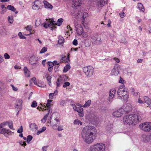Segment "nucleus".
<instances>
[{
	"mask_svg": "<svg viewBox=\"0 0 151 151\" xmlns=\"http://www.w3.org/2000/svg\"><path fill=\"white\" fill-rule=\"evenodd\" d=\"M96 132V129L94 127L87 126L83 128L82 130L81 137L85 142L90 144L93 141V136Z\"/></svg>",
	"mask_w": 151,
	"mask_h": 151,
	"instance_id": "f257e3e1",
	"label": "nucleus"
},
{
	"mask_svg": "<svg viewBox=\"0 0 151 151\" xmlns=\"http://www.w3.org/2000/svg\"><path fill=\"white\" fill-rule=\"evenodd\" d=\"M141 120L140 116L136 114L126 115L124 116L123 119V123L125 125H132Z\"/></svg>",
	"mask_w": 151,
	"mask_h": 151,
	"instance_id": "f03ea898",
	"label": "nucleus"
},
{
	"mask_svg": "<svg viewBox=\"0 0 151 151\" xmlns=\"http://www.w3.org/2000/svg\"><path fill=\"white\" fill-rule=\"evenodd\" d=\"M105 146L102 143H98L91 147V151H105Z\"/></svg>",
	"mask_w": 151,
	"mask_h": 151,
	"instance_id": "7ed1b4c3",
	"label": "nucleus"
},
{
	"mask_svg": "<svg viewBox=\"0 0 151 151\" xmlns=\"http://www.w3.org/2000/svg\"><path fill=\"white\" fill-rule=\"evenodd\" d=\"M127 89L124 88L123 89H118L117 94L119 96V99H123V100H126L128 96L127 94Z\"/></svg>",
	"mask_w": 151,
	"mask_h": 151,
	"instance_id": "20e7f679",
	"label": "nucleus"
},
{
	"mask_svg": "<svg viewBox=\"0 0 151 151\" xmlns=\"http://www.w3.org/2000/svg\"><path fill=\"white\" fill-rule=\"evenodd\" d=\"M83 71L88 77H91L93 75L94 68L91 66L85 67L83 68Z\"/></svg>",
	"mask_w": 151,
	"mask_h": 151,
	"instance_id": "39448f33",
	"label": "nucleus"
},
{
	"mask_svg": "<svg viewBox=\"0 0 151 151\" xmlns=\"http://www.w3.org/2000/svg\"><path fill=\"white\" fill-rule=\"evenodd\" d=\"M139 127L140 129L146 132L150 131V123L146 122L140 124Z\"/></svg>",
	"mask_w": 151,
	"mask_h": 151,
	"instance_id": "423d86ee",
	"label": "nucleus"
},
{
	"mask_svg": "<svg viewBox=\"0 0 151 151\" xmlns=\"http://www.w3.org/2000/svg\"><path fill=\"white\" fill-rule=\"evenodd\" d=\"M34 5H32V8L35 10H37L41 9L43 6L42 3L39 0H36L33 2Z\"/></svg>",
	"mask_w": 151,
	"mask_h": 151,
	"instance_id": "0eeeda50",
	"label": "nucleus"
},
{
	"mask_svg": "<svg viewBox=\"0 0 151 151\" xmlns=\"http://www.w3.org/2000/svg\"><path fill=\"white\" fill-rule=\"evenodd\" d=\"M0 133L3 134L5 137H8L9 135L11 134L12 132L7 129L1 128L0 129Z\"/></svg>",
	"mask_w": 151,
	"mask_h": 151,
	"instance_id": "6e6552de",
	"label": "nucleus"
},
{
	"mask_svg": "<svg viewBox=\"0 0 151 151\" xmlns=\"http://www.w3.org/2000/svg\"><path fill=\"white\" fill-rule=\"evenodd\" d=\"M124 112V110L123 108H120L117 111L113 113V116L116 117H119L121 116Z\"/></svg>",
	"mask_w": 151,
	"mask_h": 151,
	"instance_id": "1a4fd4ad",
	"label": "nucleus"
},
{
	"mask_svg": "<svg viewBox=\"0 0 151 151\" xmlns=\"http://www.w3.org/2000/svg\"><path fill=\"white\" fill-rule=\"evenodd\" d=\"M77 33L79 35H81L83 32V29L81 25L80 24H78L75 26Z\"/></svg>",
	"mask_w": 151,
	"mask_h": 151,
	"instance_id": "9d476101",
	"label": "nucleus"
},
{
	"mask_svg": "<svg viewBox=\"0 0 151 151\" xmlns=\"http://www.w3.org/2000/svg\"><path fill=\"white\" fill-rule=\"evenodd\" d=\"M120 67L117 65H116L112 70L111 74L112 75L117 76L119 73Z\"/></svg>",
	"mask_w": 151,
	"mask_h": 151,
	"instance_id": "9b49d317",
	"label": "nucleus"
},
{
	"mask_svg": "<svg viewBox=\"0 0 151 151\" xmlns=\"http://www.w3.org/2000/svg\"><path fill=\"white\" fill-rule=\"evenodd\" d=\"M151 134H143L141 137L142 140L145 142L147 143L151 139Z\"/></svg>",
	"mask_w": 151,
	"mask_h": 151,
	"instance_id": "f8f14e48",
	"label": "nucleus"
},
{
	"mask_svg": "<svg viewBox=\"0 0 151 151\" xmlns=\"http://www.w3.org/2000/svg\"><path fill=\"white\" fill-rule=\"evenodd\" d=\"M22 103V101L21 99H18L16 101V104L15 107L18 111L21 109Z\"/></svg>",
	"mask_w": 151,
	"mask_h": 151,
	"instance_id": "ddd939ff",
	"label": "nucleus"
},
{
	"mask_svg": "<svg viewBox=\"0 0 151 151\" xmlns=\"http://www.w3.org/2000/svg\"><path fill=\"white\" fill-rule=\"evenodd\" d=\"M52 101L51 100H47V104H44L43 105V108H42V109L43 108V110H45L47 109L49 111V110H52L51 109H50V104L51 103Z\"/></svg>",
	"mask_w": 151,
	"mask_h": 151,
	"instance_id": "4468645a",
	"label": "nucleus"
},
{
	"mask_svg": "<svg viewBox=\"0 0 151 151\" xmlns=\"http://www.w3.org/2000/svg\"><path fill=\"white\" fill-rule=\"evenodd\" d=\"M116 92V90L115 89H112L110 90L109 93V97L108 100L109 101L111 102V99H112L114 97V94Z\"/></svg>",
	"mask_w": 151,
	"mask_h": 151,
	"instance_id": "2eb2a0df",
	"label": "nucleus"
},
{
	"mask_svg": "<svg viewBox=\"0 0 151 151\" xmlns=\"http://www.w3.org/2000/svg\"><path fill=\"white\" fill-rule=\"evenodd\" d=\"M42 3L44 4L45 7L47 9L52 10L53 8V6L46 1H43Z\"/></svg>",
	"mask_w": 151,
	"mask_h": 151,
	"instance_id": "dca6fc26",
	"label": "nucleus"
},
{
	"mask_svg": "<svg viewBox=\"0 0 151 151\" xmlns=\"http://www.w3.org/2000/svg\"><path fill=\"white\" fill-rule=\"evenodd\" d=\"M37 59L35 56L31 57L30 58L29 63L31 65H35L37 64Z\"/></svg>",
	"mask_w": 151,
	"mask_h": 151,
	"instance_id": "f3484780",
	"label": "nucleus"
},
{
	"mask_svg": "<svg viewBox=\"0 0 151 151\" xmlns=\"http://www.w3.org/2000/svg\"><path fill=\"white\" fill-rule=\"evenodd\" d=\"M78 0H73L72 1V7L74 8V7H77L80 6L81 2Z\"/></svg>",
	"mask_w": 151,
	"mask_h": 151,
	"instance_id": "a211bd4d",
	"label": "nucleus"
},
{
	"mask_svg": "<svg viewBox=\"0 0 151 151\" xmlns=\"http://www.w3.org/2000/svg\"><path fill=\"white\" fill-rule=\"evenodd\" d=\"M63 82L64 81L63 80V79L62 77H60V78L58 79L57 81L56 82L57 87H58L60 86L61 85L63 84Z\"/></svg>",
	"mask_w": 151,
	"mask_h": 151,
	"instance_id": "6ab92c4d",
	"label": "nucleus"
},
{
	"mask_svg": "<svg viewBox=\"0 0 151 151\" xmlns=\"http://www.w3.org/2000/svg\"><path fill=\"white\" fill-rule=\"evenodd\" d=\"M107 1L108 0H100V1L98 2V4L99 6L102 7L107 3Z\"/></svg>",
	"mask_w": 151,
	"mask_h": 151,
	"instance_id": "aec40b11",
	"label": "nucleus"
},
{
	"mask_svg": "<svg viewBox=\"0 0 151 151\" xmlns=\"http://www.w3.org/2000/svg\"><path fill=\"white\" fill-rule=\"evenodd\" d=\"M91 102V100H89L87 101L86 102L85 104L83 105L82 106V105L80 104L79 106L83 107H87L90 106Z\"/></svg>",
	"mask_w": 151,
	"mask_h": 151,
	"instance_id": "412c9836",
	"label": "nucleus"
},
{
	"mask_svg": "<svg viewBox=\"0 0 151 151\" xmlns=\"http://www.w3.org/2000/svg\"><path fill=\"white\" fill-rule=\"evenodd\" d=\"M88 13L86 12H84L83 13L82 16L83 19L82 20V23L85 27V24H86L84 23V21L85 20V18L88 16Z\"/></svg>",
	"mask_w": 151,
	"mask_h": 151,
	"instance_id": "4be33fe9",
	"label": "nucleus"
},
{
	"mask_svg": "<svg viewBox=\"0 0 151 151\" xmlns=\"http://www.w3.org/2000/svg\"><path fill=\"white\" fill-rule=\"evenodd\" d=\"M24 70L26 77H29V71L27 67H24Z\"/></svg>",
	"mask_w": 151,
	"mask_h": 151,
	"instance_id": "5701e85b",
	"label": "nucleus"
},
{
	"mask_svg": "<svg viewBox=\"0 0 151 151\" xmlns=\"http://www.w3.org/2000/svg\"><path fill=\"white\" fill-rule=\"evenodd\" d=\"M73 108L74 110L78 113L83 111V109L81 107H76L75 106V107H73Z\"/></svg>",
	"mask_w": 151,
	"mask_h": 151,
	"instance_id": "b1692460",
	"label": "nucleus"
},
{
	"mask_svg": "<svg viewBox=\"0 0 151 151\" xmlns=\"http://www.w3.org/2000/svg\"><path fill=\"white\" fill-rule=\"evenodd\" d=\"M137 8L141 11L144 12L145 9L141 3H138L137 5Z\"/></svg>",
	"mask_w": 151,
	"mask_h": 151,
	"instance_id": "393cba45",
	"label": "nucleus"
},
{
	"mask_svg": "<svg viewBox=\"0 0 151 151\" xmlns=\"http://www.w3.org/2000/svg\"><path fill=\"white\" fill-rule=\"evenodd\" d=\"M51 24H48L47 23H44L43 24H42V25L44 27H45V28H47L48 27H49L50 29V30H52L53 28L52 27H50V25H51Z\"/></svg>",
	"mask_w": 151,
	"mask_h": 151,
	"instance_id": "a878e982",
	"label": "nucleus"
},
{
	"mask_svg": "<svg viewBox=\"0 0 151 151\" xmlns=\"http://www.w3.org/2000/svg\"><path fill=\"white\" fill-rule=\"evenodd\" d=\"M144 99L145 102L147 103V105L151 102V100L147 96H144Z\"/></svg>",
	"mask_w": 151,
	"mask_h": 151,
	"instance_id": "bb28decb",
	"label": "nucleus"
},
{
	"mask_svg": "<svg viewBox=\"0 0 151 151\" xmlns=\"http://www.w3.org/2000/svg\"><path fill=\"white\" fill-rule=\"evenodd\" d=\"M50 24H51L50 27H52L53 30H55L56 28V27H55V25H57V24L55 21H51Z\"/></svg>",
	"mask_w": 151,
	"mask_h": 151,
	"instance_id": "cd10ccee",
	"label": "nucleus"
},
{
	"mask_svg": "<svg viewBox=\"0 0 151 151\" xmlns=\"http://www.w3.org/2000/svg\"><path fill=\"white\" fill-rule=\"evenodd\" d=\"M59 40L58 43L60 45H61L64 42V39L61 36H59L58 37Z\"/></svg>",
	"mask_w": 151,
	"mask_h": 151,
	"instance_id": "c85d7f7f",
	"label": "nucleus"
},
{
	"mask_svg": "<svg viewBox=\"0 0 151 151\" xmlns=\"http://www.w3.org/2000/svg\"><path fill=\"white\" fill-rule=\"evenodd\" d=\"M102 42L101 40L100 37H98L97 39L94 42V43L97 45L100 44Z\"/></svg>",
	"mask_w": 151,
	"mask_h": 151,
	"instance_id": "c756f323",
	"label": "nucleus"
},
{
	"mask_svg": "<svg viewBox=\"0 0 151 151\" xmlns=\"http://www.w3.org/2000/svg\"><path fill=\"white\" fill-rule=\"evenodd\" d=\"M70 67L69 65H66L64 68L63 70V72L66 73L70 69Z\"/></svg>",
	"mask_w": 151,
	"mask_h": 151,
	"instance_id": "7c9ffc66",
	"label": "nucleus"
},
{
	"mask_svg": "<svg viewBox=\"0 0 151 151\" xmlns=\"http://www.w3.org/2000/svg\"><path fill=\"white\" fill-rule=\"evenodd\" d=\"M7 9L14 12L16 11V9L14 6L10 5H8V6Z\"/></svg>",
	"mask_w": 151,
	"mask_h": 151,
	"instance_id": "2f4dec72",
	"label": "nucleus"
},
{
	"mask_svg": "<svg viewBox=\"0 0 151 151\" xmlns=\"http://www.w3.org/2000/svg\"><path fill=\"white\" fill-rule=\"evenodd\" d=\"M63 18H60L58 19L57 21V24L58 26H60L63 22Z\"/></svg>",
	"mask_w": 151,
	"mask_h": 151,
	"instance_id": "473e14b6",
	"label": "nucleus"
},
{
	"mask_svg": "<svg viewBox=\"0 0 151 151\" xmlns=\"http://www.w3.org/2000/svg\"><path fill=\"white\" fill-rule=\"evenodd\" d=\"M52 110H49L48 111V113L46 114V115L44 116L43 119H42V121L43 119L45 120V122L46 120L47 119V117L48 116V115L50 112L51 113Z\"/></svg>",
	"mask_w": 151,
	"mask_h": 151,
	"instance_id": "72a5a7b5",
	"label": "nucleus"
},
{
	"mask_svg": "<svg viewBox=\"0 0 151 151\" xmlns=\"http://www.w3.org/2000/svg\"><path fill=\"white\" fill-rule=\"evenodd\" d=\"M8 124H9L8 122H4L0 124V129L1 128H3V127L6 126Z\"/></svg>",
	"mask_w": 151,
	"mask_h": 151,
	"instance_id": "f704fd0d",
	"label": "nucleus"
},
{
	"mask_svg": "<svg viewBox=\"0 0 151 151\" xmlns=\"http://www.w3.org/2000/svg\"><path fill=\"white\" fill-rule=\"evenodd\" d=\"M69 55L70 54L69 53H68V56L66 58L65 57H62V61H63L64 60H65V59H66V61L67 63L68 62V61L70 62V60H69ZM63 62V61H62Z\"/></svg>",
	"mask_w": 151,
	"mask_h": 151,
	"instance_id": "c9c22d12",
	"label": "nucleus"
},
{
	"mask_svg": "<svg viewBox=\"0 0 151 151\" xmlns=\"http://www.w3.org/2000/svg\"><path fill=\"white\" fill-rule=\"evenodd\" d=\"M74 124H80L81 125L82 124V123L81 122L80 120L78 119H75L73 122Z\"/></svg>",
	"mask_w": 151,
	"mask_h": 151,
	"instance_id": "e433bc0d",
	"label": "nucleus"
},
{
	"mask_svg": "<svg viewBox=\"0 0 151 151\" xmlns=\"http://www.w3.org/2000/svg\"><path fill=\"white\" fill-rule=\"evenodd\" d=\"M33 137L32 135H29L27 137V142L28 143H29L32 139Z\"/></svg>",
	"mask_w": 151,
	"mask_h": 151,
	"instance_id": "4c0bfd02",
	"label": "nucleus"
},
{
	"mask_svg": "<svg viewBox=\"0 0 151 151\" xmlns=\"http://www.w3.org/2000/svg\"><path fill=\"white\" fill-rule=\"evenodd\" d=\"M26 29L27 30L29 31L30 32V34L28 35H29L31 33V31L32 30V26L31 25H28L26 27Z\"/></svg>",
	"mask_w": 151,
	"mask_h": 151,
	"instance_id": "58836bf2",
	"label": "nucleus"
},
{
	"mask_svg": "<svg viewBox=\"0 0 151 151\" xmlns=\"http://www.w3.org/2000/svg\"><path fill=\"white\" fill-rule=\"evenodd\" d=\"M47 48L45 47H43L42 48L41 51H40V53L41 54L43 53L46 52L47 50Z\"/></svg>",
	"mask_w": 151,
	"mask_h": 151,
	"instance_id": "ea45409f",
	"label": "nucleus"
},
{
	"mask_svg": "<svg viewBox=\"0 0 151 151\" xmlns=\"http://www.w3.org/2000/svg\"><path fill=\"white\" fill-rule=\"evenodd\" d=\"M48 82V84L50 86H51V76H49L48 77H47V78H46Z\"/></svg>",
	"mask_w": 151,
	"mask_h": 151,
	"instance_id": "a19ab883",
	"label": "nucleus"
},
{
	"mask_svg": "<svg viewBox=\"0 0 151 151\" xmlns=\"http://www.w3.org/2000/svg\"><path fill=\"white\" fill-rule=\"evenodd\" d=\"M9 22L10 23H12L13 22V17L12 16H10L8 17Z\"/></svg>",
	"mask_w": 151,
	"mask_h": 151,
	"instance_id": "79ce46f5",
	"label": "nucleus"
},
{
	"mask_svg": "<svg viewBox=\"0 0 151 151\" xmlns=\"http://www.w3.org/2000/svg\"><path fill=\"white\" fill-rule=\"evenodd\" d=\"M63 79V80L64 81H66L68 79V78L65 75H63L62 76H60Z\"/></svg>",
	"mask_w": 151,
	"mask_h": 151,
	"instance_id": "37998d69",
	"label": "nucleus"
},
{
	"mask_svg": "<svg viewBox=\"0 0 151 151\" xmlns=\"http://www.w3.org/2000/svg\"><path fill=\"white\" fill-rule=\"evenodd\" d=\"M37 105V103L36 101H33L31 105V106L32 107H35Z\"/></svg>",
	"mask_w": 151,
	"mask_h": 151,
	"instance_id": "c03bdc74",
	"label": "nucleus"
},
{
	"mask_svg": "<svg viewBox=\"0 0 151 151\" xmlns=\"http://www.w3.org/2000/svg\"><path fill=\"white\" fill-rule=\"evenodd\" d=\"M23 132V127L21 126L18 129L17 132L19 133H21Z\"/></svg>",
	"mask_w": 151,
	"mask_h": 151,
	"instance_id": "a18cd8bd",
	"label": "nucleus"
},
{
	"mask_svg": "<svg viewBox=\"0 0 151 151\" xmlns=\"http://www.w3.org/2000/svg\"><path fill=\"white\" fill-rule=\"evenodd\" d=\"M19 143L22 146H23L24 147L27 145L26 143L23 141H21L19 142Z\"/></svg>",
	"mask_w": 151,
	"mask_h": 151,
	"instance_id": "49530a36",
	"label": "nucleus"
},
{
	"mask_svg": "<svg viewBox=\"0 0 151 151\" xmlns=\"http://www.w3.org/2000/svg\"><path fill=\"white\" fill-rule=\"evenodd\" d=\"M47 64L49 65L48 67H53L54 64L52 62L49 61L47 63Z\"/></svg>",
	"mask_w": 151,
	"mask_h": 151,
	"instance_id": "de8ad7c7",
	"label": "nucleus"
},
{
	"mask_svg": "<svg viewBox=\"0 0 151 151\" xmlns=\"http://www.w3.org/2000/svg\"><path fill=\"white\" fill-rule=\"evenodd\" d=\"M70 83L69 82H65L63 85V87L65 88L67 86H68L70 85Z\"/></svg>",
	"mask_w": 151,
	"mask_h": 151,
	"instance_id": "09e8293b",
	"label": "nucleus"
},
{
	"mask_svg": "<svg viewBox=\"0 0 151 151\" xmlns=\"http://www.w3.org/2000/svg\"><path fill=\"white\" fill-rule=\"evenodd\" d=\"M121 43H125L126 42V40L124 37H122L121 40H120Z\"/></svg>",
	"mask_w": 151,
	"mask_h": 151,
	"instance_id": "8fccbe9b",
	"label": "nucleus"
},
{
	"mask_svg": "<svg viewBox=\"0 0 151 151\" xmlns=\"http://www.w3.org/2000/svg\"><path fill=\"white\" fill-rule=\"evenodd\" d=\"M119 14L121 18H124L125 16V13L123 12H122L121 13H120Z\"/></svg>",
	"mask_w": 151,
	"mask_h": 151,
	"instance_id": "3c124183",
	"label": "nucleus"
},
{
	"mask_svg": "<svg viewBox=\"0 0 151 151\" xmlns=\"http://www.w3.org/2000/svg\"><path fill=\"white\" fill-rule=\"evenodd\" d=\"M4 58L6 59H9L10 58V56L7 53H5L4 55Z\"/></svg>",
	"mask_w": 151,
	"mask_h": 151,
	"instance_id": "603ef678",
	"label": "nucleus"
},
{
	"mask_svg": "<svg viewBox=\"0 0 151 151\" xmlns=\"http://www.w3.org/2000/svg\"><path fill=\"white\" fill-rule=\"evenodd\" d=\"M73 44L74 45H77L78 44L77 40L76 39L74 40L73 42Z\"/></svg>",
	"mask_w": 151,
	"mask_h": 151,
	"instance_id": "864d4df0",
	"label": "nucleus"
},
{
	"mask_svg": "<svg viewBox=\"0 0 151 151\" xmlns=\"http://www.w3.org/2000/svg\"><path fill=\"white\" fill-rule=\"evenodd\" d=\"M48 146H44L42 148V151H47V149L48 147Z\"/></svg>",
	"mask_w": 151,
	"mask_h": 151,
	"instance_id": "5fc2aeb1",
	"label": "nucleus"
},
{
	"mask_svg": "<svg viewBox=\"0 0 151 151\" xmlns=\"http://www.w3.org/2000/svg\"><path fill=\"white\" fill-rule=\"evenodd\" d=\"M91 39L94 41V42L95 41L96 39H97L98 37H96L94 36H92L91 37Z\"/></svg>",
	"mask_w": 151,
	"mask_h": 151,
	"instance_id": "6e6d98bb",
	"label": "nucleus"
},
{
	"mask_svg": "<svg viewBox=\"0 0 151 151\" xmlns=\"http://www.w3.org/2000/svg\"><path fill=\"white\" fill-rule=\"evenodd\" d=\"M119 82L120 83L123 84L124 82V81L122 78L120 77Z\"/></svg>",
	"mask_w": 151,
	"mask_h": 151,
	"instance_id": "4d7b16f0",
	"label": "nucleus"
},
{
	"mask_svg": "<svg viewBox=\"0 0 151 151\" xmlns=\"http://www.w3.org/2000/svg\"><path fill=\"white\" fill-rule=\"evenodd\" d=\"M82 36L84 38H87L88 37V35L86 32H84L83 33Z\"/></svg>",
	"mask_w": 151,
	"mask_h": 151,
	"instance_id": "13d9d810",
	"label": "nucleus"
},
{
	"mask_svg": "<svg viewBox=\"0 0 151 151\" xmlns=\"http://www.w3.org/2000/svg\"><path fill=\"white\" fill-rule=\"evenodd\" d=\"M11 86L12 87L13 90L15 91H17L18 90V89L16 87H14V85L12 84L11 85Z\"/></svg>",
	"mask_w": 151,
	"mask_h": 151,
	"instance_id": "bf43d9fd",
	"label": "nucleus"
},
{
	"mask_svg": "<svg viewBox=\"0 0 151 151\" xmlns=\"http://www.w3.org/2000/svg\"><path fill=\"white\" fill-rule=\"evenodd\" d=\"M8 124H9V127L11 129H13V123H12V122H11V125H10L9 124V123Z\"/></svg>",
	"mask_w": 151,
	"mask_h": 151,
	"instance_id": "052dcab7",
	"label": "nucleus"
},
{
	"mask_svg": "<svg viewBox=\"0 0 151 151\" xmlns=\"http://www.w3.org/2000/svg\"><path fill=\"white\" fill-rule=\"evenodd\" d=\"M137 102L139 104L143 103V101L140 99L139 96L138 100Z\"/></svg>",
	"mask_w": 151,
	"mask_h": 151,
	"instance_id": "680f3d73",
	"label": "nucleus"
},
{
	"mask_svg": "<svg viewBox=\"0 0 151 151\" xmlns=\"http://www.w3.org/2000/svg\"><path fill=\"white\" fill-rule=\"evenodd\" d=\"M54 96L53 94V93H50L49 94V98L50 99H53V96Z\"/></svg>",
	"mask_w": 151,
	"mask_h": 151,
	"instance_id": "e2e57ef3",
	"label": "nucleus"
},
{
	"mask_svg": "<svg viewBox=\"0 0 151 151\" xmlns=\"http://www.w3.org/2000/svg\"><path fill=\"white\" fill-rule=\"evenodd\" d=\"M4 84V82L2 81H0V90L1 89L2 86H3Z\"/></svg>",
	"mask_w": 151,
	"mask_h": 151,
	"instance_id": "0e129e2a",
	"label": "nucleus"
},
{
	"mask_svg": "<svg viewBox=\"0 0 151 151\" xmlns=\"http://www.w3.org/2000/svg\"><path fill=\"white\" fill-rule=\"evenodd\" d=\"M7 8H5L4 9H2V11L1 12V14H4L5 12H6V9Z\"/></svg>",
	"mask_w": 151,
	"mask_h": 151,
	"instance_id": "69168bd1",
	"label": "nucleus"
},
{
	"mask_svg": "<svg viewBox=\"0 0 151 151\" xmlns=\"http://www.w3.org/2000/svg\"><path fill=\"white\" fill-rule=\"evenodd\" d=\"M53 64H54V65H59V63H58V62L57 60H55L53 62H52Z\"/></svg>",
	"mask_w": 151,
	"mask_h": 151,
	"instance_id": "338daca9",
	"label": "nucleus"
},
{
	"mask_svg": "<svg viewBox=\"0 0 151 151\" xmlns=\"http://www.w3.org/2000/svg\"><path fill=\"white\" fill-rule=\"evenodd\" d=\"M84 114L83 113V111L79 112V115L81 116V117H83L84 116Z\"/></svg>",
	"mask_w": 151,
	"mask_h": 151,
	"instance_id": "774afa93",
	"label": "nucleus"
}]
</instances>
